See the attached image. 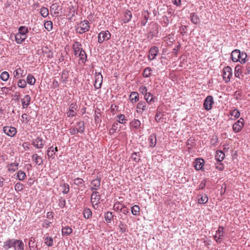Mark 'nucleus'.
<instances>
[{
    "instance_id": "31",
    "label": "nucleus",
    "mask_w": 250,
    "mask_h": 250,
    "mask_svg": "<svg viewBox=\"0 0 250 250\" xmlns=\"http://www.w3.org/2000/svg\"><path fill=\"white\" fill-rule=\"evenodd\" d=\"M140 207L138 205H134L133 207H131V211L132 214L135 216L140 215Z\"/></svg>"
},
{
    "instance_id": "50",
    "label": "nucleus",
    "mask_w": 250,
    "mask_h": 250,
    "mask_svg": "<svg viewBox=\"0 0 250 250\" xmlns=\"http://www.w3.org/2000/svg\"><path fill=\"white\" fill-rule=\"evenodd\" d=\"M40 13L43 17H46L49 14L48 8L42 7L40 10Z\"/></svg>"
},
{
    "instance_id": "58",
    "label": "nucleus",
    "mask_w": 250,
    "mask_h": 250,
    "mask_svg": "<svg viewBox=\"0 0 250 250\" xmlns=\"http://www.w3.org/2000/svg\"><path fill=\"white\" fill-rule=\"evenodd\" d=\"M193 140L190 138L187 142V146H190L188 147V149H192L194 144Z\"/></svg>"
},
{
    "instance_id": "1",
    "label": "nucleus",
    "mask_w": 250,
    "mask_h": 250,
    "mask_svg": "<svg viewBox=\"0 0 250 250\" xmlns=\"http://www.w3.org/2000/svg\"><path fill=\"white\" fill-rule=\"evenodd\" d=\"M73 50L74 54L75 56L79 57L83 62L86 59V54L82 48V45L80 42H74L73 44Z\"/></svg>"
},
{
    "instance_id": "37",
    "label": "nucleus",
    "mask_w": 250,
    "mask_h": 250,
    "mask_svg": "<svg viewBox=\"0 0 250 250\" xmlns=\"http://www.w3.org/2000/svg\"><path fill=\"white\" fill-rule=\"evenodd\" d=\"M247 57V54L244 52H241L240 55L238 56V62H239L241 63L244 64L246 62V59Z\"/></svg>"
},
{
    "instance_id": "49",
    "label": "nucleus",
    "mask_w": 250,
    "mask_h": 250,
    "mask_svg": "<svg viewBox=\"0 0 250 250\" xmlns=\"http://www.w3.org/2000/svg\"><path fill=\"white\" fill-rule=\"evenodd\" d=\"M14 188L16 191L19 192L24 189V186L22 183L18 182L15 184Z\"/></svg>"
},
{
    "instance_id": "52",
    "label": "nucleus",
    "mask_w": 250,
    "mask_h": 250,
    "mask_svg": "<svg viewBox=\"0 0 250 250\" xmlns=\"http://www.w3.org/2000/svg\"><path fill=\"white\" fill-rule=\"evenodd\" d=\"M45 28L48 31H50L53 27V24L51 21H46L44 23Z\"/></svg>"
},
{
    "instance_id": "2",
    "label": "nucleus",
    "mask_w": 250,
    "mask_h": 250,
    "mask_svg": "<svg viewBox=\"0 0 250 250\" xmlns=\"http://www.w3.org/2000/svg\"><path fill=\"white\" fill-rule=\"evenodd\" d=\"M90 23L87 21H83L78 24L76 28V31L79 34L84 33L89 30Z\"/></svg>"
},
{
    "instance_id": "36",
    "label": "nucleus",
    "mask_w": 250,
    "mask_h": 250,
    "mask_svg": "<svg viewBox=\"0 0 250 250\" xmlns=\"http://www.w3.org/2000/svg\"><path fill=\"white\" fill-rule=\"evenodd\" d=\"M141 125V122L137 119H134L130 123V126L131 127L137 129Z\"/></svg>"
},
{
    "instance_id": "45",
    "label": "nucleus",
    "mask_w": 250,
    "mask_h": 250,
    "mask_svg": "<svg viewBox=\"0 0 250 250\" xmlns=\"http://www.w3.org/2000/svg\"><path fill=\"white\" fill-rule=\"evenodd\" d=\"M124 206V204L119 202H116L113 206V208L116 211H120L121 210H122Z\"/></svg>"
},
{
    "instance_id": "62",
    "label": "nucleus",
    "mask_w": 250,
    "mask_h": 250,
    "mask_svg": "<svg viewBox=\"0 0 250 250\" xmlns=\"http://www.w3.org/2000/svg\"><path fill=\"white\" fill-rule=\"evenodd\" d=\"M139 91L142 93H147V88L146 86H142L139 88Z\"/></svg>"
},
{
    "instance_id": "26",
    "label": "nucleus",
    "mask_w": 250,
    "mask_h": 250,
    "mask_svg": "<svg viewBox=\"0 0 250 250\" xmlns=\"http://www.w3.org/2000/svg\"><path fill=\"white\" fill-rule=\"evenodd\" d=\"M15 37V41L19 44L21 43L27 38V37L18 33H17Z\"/></svg>"
},
{
    "instance_id": "48",
    "label": "nucleus",
    "mask_w": 250,
    "mask_h": 250,
    "mask_svg": "<svg viewBox=\"0 0 250 250\" xmlns=\"http://www.w3.org/2000/svg\"><path fill=\"white\" fill-rule=\"evenodd\" d=\"M149 141L150 143V146L151 147H154L156 144V135H154L153 136H150L149 138Z\"/></svg>"
},
{
    "instance_id": "63",
    "label": "nucleus",
    "mask_w": 250,
    "mask_h": 250,
    "mask_svg": "<svg viewBox=\"0 0 250 250\" xmlns=\"http://www.w3.org/2000/svg\"><path fill=\"white\" fill-rule=\"evenodd\" d=\"M172 2L174 5L179 6L181 5V0H172Z\"/></svg>"
},
{
    "instance_id": "14",
    "label": "nucleus",
    "mask_w": 250,
    "mask_h": 250,
    "mask_svg": "<svg viewBox=\"0 0 250 250\" xmlns=\"http://www.w3.org/2000/svg\"><path fill=\"white\" fill-rule=\"evenodd\" d=\"M13 75L16 79H19L23 77L26 75V73L21 67H17L16 70L13 72Z\"/></svg>"
},
{
    "instance_id": "39",
    "label": "nucleus",
    "mask_w": 250,
    "mask_h": 250,
    "mask_svg": "<svg viewBox=\"0 0 250 250\" xmlns=\"http://www.w3.org/2000/svg\"><path fill=\"white\" fill-rule=\"evenodd\" d=\"M72 232L71 228L66 226L63 228L62 229V232L63 235H68Z\"/></svg>"
},
{
    "instance_id": "28",
    "label": "nucleus",
    "mask_w": 250,
    "mask_h": 250,
    "mask_svg": "<svg viewBox=\"0 0 250 250\" xmlns=\"http://www.w3.org/2000/svg\"><path fill=\"white\" fill-rule=\"evenodd\" d=\"M129 99L132 103H135L139 100L138 93L136 92H132L129 96Z\"/></svg>"
},
{
    "instance_id": "41",
    "label": "nucleus",
    "mask_w": 250,
    "mask_h": 250,
    "mask_svg": "<svg viewBox=\"0 0 250 250\" xmlns=\"http://www.w3.org/2000/svg\"><path fill=\"white\" fill-rule=\"evenodd\" d=\"M26 79L27 83L30 85H34L36 82V79L35 77L31 74H29L27 75Z\"/></svg>"
},
{
    "instance_id": "57",
    "label": "nucleus",
    "mask_w": 250,
    "mask_h": 250,
    "mask_svg": "<svg viewBox=\"0 0 250 250\" xmlns=\"http://www.w3.org/2000/svg\"><path fill=\"white\" fill-rule=\"evenodd\" d=\"M63 190L62 193L64 194L68 193L69 191V187L67 184H64L62 186Z\"/></svg>"
},
{
    "instance_id": "24",
    "label": "nucleus",
    "mask_w": 250,
    "mask_h": 250,
    "mask_svg": "<svg viewBox=\"0 0 250 250\" xmlns=\"http://www.w3.org/2000/svg\"><path fill=\"white\" fill-rule=\"evenodd\" d=\"M215 159L220 162L223 160L225 157V154L222 150H217L216 152Z\"/></svg>"
},
{
    "instance_id": "43",
    "label": "nucleus",
    "mask_w": 250,
    "mask_h": 250,
    "mask_svg": "<svg viewBox=\"0 0 250 250\" xmlns=\"http://www.w3.org/2000/svg\"><path fill=\"white\" fill-rule=\"evenodd\" d=\"M83 215L85 219H89L92 216V212L89 208H85L83 211Z\"/></svg>"
},
{
    "instance_id": "54",
    "label": "nucleus",
    "mask_w": 250,
    "mask_h": 250,
    "mask_svg": "<svg viewBox=\"0 0 250 250\" xmlns=\"http://www.w3.org/2000/svg\"><path fill=\"white\" fill-rule=\"evenodd\" d=\"M17 85L20 88H25L26 86V82L23 79H21L18 81Z\"/></svg>"
},
{
    "instance_id": "9",
    "label": "nucleus",
    "mask_w": 250,
    "mask_h": 250,
    "mask_svg": "<svg viewBox=\"0 0 250 250\" xmlns=\"http://www.w3.org/2000/svg\"><path fill=\"white\" fill-rule=\"evenodd\" d=\"M3 132L8 136L14 137L17 132V129L11 126H5L3 127Z\"/></svg>"
},
{
    "instance_id": "33",
    "label": "nucleus",
    "mask_w": 250,
    "mask_h": 250,
    "mask_svg": "<svg viewBox=\"0 0 250 250\" xmlns=\"http://www.w3.org/2000/svg\"><path fill=\"white\" fill-rule=\"evenodd\" d=\"M156 56V48L154 47L150 49L149 53L148 55V59L150 60H152L155 59Z\"/></svg>"
},
{
    "instance_id": "59",
    "label": "nucleus",
    "mask_w": 250,
    "mask_h": 250,
    "mask_svg": "<svg viewBox=\"0 0 250 250\" xmlns=\"http://www.w3.org/2000/svg\"><path fill=\"white\" fill-rule=\"evenodd\" d=\"M65 205V200L63 198H61L59 200V206L61 208H63Z\"/></svg>"
},
{
    "instance_id": "61",
    "label": "nucleus",
    "mask_w": 250,
    "mask_h": 250,
    "mask_svg": "<svg viewBox=\"0 0 250 250\" xmlns=\"http://www.w3.org/2000/svg\"><path fill=\"white\" fill-rule=\"evenodd\" d=\"M120 211L122 212L124 214H127L129 212V210L128 208H127L125 205L124 207L122 209V210H120Z\"/></svg>"
},
{
    "instance_id": "21",
    "label": "nucleus",
    "mask_w": 250,
    "mask_h": 250,
    "mask_svg": "<svg viewBox=\"0 0 250 250\" xmlns=\"http://www.w3.org/2000/svg\"><path fill=\"white\" fill-rule=\"evenodd\" d=\"M198 202L200 204H204L208 201V197L205 194H201L198 195Z\"/></svg>"
},
{
    "instance_id": "18",
    "label": "nucleus",
    "mask_w": 250,
    "mask_h": 250,
    "mask_svg": "<svg viewBox=\"0 0 250 250\" xmlns=\"http://www.w3.org/2000/svg\"><path fill=\"white\" fill-rule=\"evenodd\" d=\"M31 101V97L28 95H26L21 99V104L22 107L24 108H27L30 104Z\"/></svg>"
},
{
    "instance_id": "34",
    "label": "nucleus",
    "mask_w": 250,
    "mask_h": 250,
    "mask_svg": "<svg viewBox=\"0 0 250 250\" xmlns=\"http://www.w3.org/2000/svg\"><path fill=\"white\" fill-rule=\"evenodd\" d=\"M132 18V14L130 11H127L124 14L123 21L124 23L128 22Z\"/></svg>"
},
{
    "instance_id": "17",
    "label": "nucleus",
    "mask_w": 250,
    "mask_h": 250,
    "mask_svg": "<svg viewBox=\"0 0 250 250\" xmlns=\"http://www.w3.org/2000/svg\"><path fill=\"white\" fill-rule=\"evenodd\" d=\"M146 109V104L145 102L141 101L138 103L137 105V112L142 113Z\"/></svg>"
},
{
    "instance_id": "47",
    "label": "nucleus",
    "mask_w": 250,
    "mask_h": 250,
    "mask_svg": "<svg viewBox=\"0 0 250 250\" xmlns=\"http://www.w3.org/2000/svg\"><path fill=\"white\" fill-rule=\"evenodd\" d=\"M145 98L147 101V102L148 103H150L152 102H154V97L150 92L146 93L145 94Z\"/></svg>"
},
{
    "instance_id": "60",
    "label": "nucleus",
    "mask_w": 250,
    "mask_h": 250,
    "mask_svg": "<svg viewBox=\"0 0 250 250\" xmlns=\"http://www.w3.org/2000/svg\"><path fill=\"white\" fill-rule=\"evenodd\" d=\"M206 183H207V181H206V179L203 180L201 181L200 185H199L198 189H203V188H204L205 187H206Z\"/></svg>"
},
{
    "instance_id": "15",
    "label": "nucleus",
    "mask_w": 250,
    "mask_h": 250,
    "mask_svg": "<svg viewBox=\"0 0 250 250\" xmlns=\"http://www.w3.org/2000/svg\"><path fill=\"white\" fill-rule=\"evenodd\" d=\"M204 165V160L201 158H197L194 163V167L196 170H201Z\"/></svg>"
},
{
    "instance_id": "32",
    "label": "nucleus",
    "mask_w": 250,
    "mask_h": 250,
    "mask_svg": "<svg viewBox=\"0 0 250 250\" xmlns=\"http://www.w3.org/2000/svg\"><path fill=\"white\" fill-rule=\"evenodd\" d=\"M190 20L192 23L195 24H197L199 23L200 20L198 16L194 13H191L190 15Z\"/></svg>"
},
{
    "instance_id": "53",
    "label": "nucleus",
    "mask_w": 250,
    "mask_h": 250,
    "mask_svg": "<svg viewBox=\"0 0 250 250\" xmlns=\"http://www.w3.org/2000/svg\"><path fill=\"white\" fill-rule=\"evenodd\" d=\"M230 115L232 116H234L235 119H237L239 117L240 113L238 109H234L230 111Z\"/></svg>"
},
{
    "instance_id": "19",
    "label": "nucleus",
    "mask_w": 250,
    "mask_h": 250,
    "mask_svg": "<svg viewBox=\"0 0 250 250\" xmlns=\"http://www.w3.org/2000/svg\"><path fill=\"white\" fill-rule=\"evenodd\" d=\"M15 250H23L24 244L20 240H15L14 241V247Z\"/></svg>"
},
{
    "instance_id": "5",
    "label": "nucleus",
    "mask_w": 250,
    "mask_h": 250,
    "mask_svg": "<svg viewBox=\"0 0 250 250\" xmlns=\"http://www.w3.org/2000/svg\"><path fill=\"white\" fill-rule=\"evenodd\" d=\"M232 76V70L231 68L227 66L224 67L223 70V78L226 83H229Z\"/></svg>"
},
{
    "instance_id": "16",
    "label": "nucleus",
    "mask_w": 250,
    "mask_h": 250,
    "mask_svg": "<svg viewBox=\"0 0 250 250\" xmlns=\"http://www.w3.org/2000/svg\"><path fill=\"white\" fill-rule=\"evenodd\" d=\"M33 145L37 148H42L44 146V142L42 138L37 137L33 141Z\"/></svg>"
},
{
    "instance_id": "8",
    "label": "nucleus",
    "mask_w": 250,
    "mask_h": 250,
    "mask_svg": "<svg viewBox=\"0 0 250 250\" xmlns=\"http://www.w3.org/2000/svg\"><path fill=\"white\" fill-rule=\"evenodd\" d=\"M213 104V97L211 95L208 96L204 100L203 104L204 109L207 111L210 110Z\"/></svg>"
},
{
    "instance_id": "25",
    "label": "nucleus",
    "mask_w": 250,
    "mask_h": 250,
    "mask_svg": "<svg viewBox=\"0 0 250 250\" xmlns=\"http://www.w3.org/2000/svg\"><path fill=\"white\" fill-rule=\"evenodd\" d=\"M68 77H69L68 72L67 71H65V70L63 71L62 72V76H61V80L62 82L64 84L67 83L68 81Z\"/></svg>"
},
{
    "instance_id": "56",
    "label": "nucleus",
    "mask_w": 250,
    "mask_h": 250,
    "mask_svg": "<svg viewBox=\"0 0 250 250\" xmlns=\"http://www.w3.org/2000/svg\"><path fill=\"white\" fill-rule=\"evenodd\" d=\"M151 71H152L151 69L149 67H147L146 69H145L144 72H143L144 77H149L151 73Z\"/></svg>"
},
{
    "instance_id": "23",
    "label": "nucleus",
    "mask_w": 250,
    "mask_h": 250,
    "mask_svg": "<svg viewBox=\"0 0 250 250\" xmlns=\"http://www.w3.org/2000/svg\"><path fill=\"white\" fill-rule=\"evenodd\" d=\"M32 159L35 163L39 166L42 165L43 164V160L41 156H39L37 154L35 153L33 154Z\"/></svg>"
},
{
    "instance_id": "7",
    "label": "nucleus",
    "mask_w": 250,
    "mask_h": 250,
    "mask_svg": "<svg viewBox=\"0 0 250 250\" xmlns=\"http://www.w3.org/2000/svg\"><path fill=\"white\" fill-rule=\"evenodd\" d=\"M244 125V120L240 118L236 122L232 125V130L235 133L239 132L243 128Z\"/></svg>"
},
{
    "instance_id": "13",
    "label": "nucleus",
    "mask_w": 250,
    "mask_h": 250,
    "mask_svg": "<svg viewBox=\"0 0 250 250\" xmlns=\"http://www.w3.org/2000/svg\"><path fill=\"white\" fill-rule=\"evenodd\" d=\"M77 108L76 103H74L70 104L69 107L68 111L67 112V115L69 117H73L76 114V110Z\"/></svg>"
},
{
    "instance_id": "27",
    "label": "nucleus",
    "mask_w": 250,
    "mask_h": 250,
    "mask_svg": "<svg viewBox=\"0 0 250 250\" xmlns=\"http://www.w3.org/2000/svg\"><path fill=\"white\" fill-rule=\"evenodd\" d=\"M28 32V29L27 27L25 26H21L19 28L18 33L27 37V33Z\"/></svg>"
},
{
    "instance_id": "3",
    "label": "nucleus",
    "mask_w": 250,
    "mask_h": 250,
    "mask_svg": "<svg viewBox=\"0 0 250 250\" xmlns=\"http://www.w3.org/2000/svg\"><path fill=\"white\" fill-rule=\"evenodd\" d=\"M84 124L83 121L77 123L75 126H72L69 129L70 133L71 135H75L78 133H83L84 130Z\"/></svg>"
},
{
    "instance_id": "22",
    "label": "nucleus",
    "mask_w": 250,
    "mask_h": 250,
    "mask_svg": "<svg viewBox=\"0 0 250 250\" xmlns=\"http://www.w3.org/2000/svg\"><path fill=\"white\" fill-rule=\"evenodd\" d=\"M240 54V51L238 49H235L231 54V58L233 62H237L238 60V56Z\"/></svg>"
},
{
    "instance_id": "29",
    "label": "nucleus",
    "mask_w": 250,
    "mask_h": 250,
    "mask_svg": "<svg viewBox=\"0 0 250 250\" xmlns=\"http://www.w3.org/2000/svg\"><path fill=\"white\" fill-rule=\"evenodd\" d=\"M44 243L48 247H52L54 244V239L52 237L47 236L44 238Z\"/></svg>"
},
{
    "instance_id": "38",
    "label": "nucleus",
    "mask_w": 250,
    "mask_h": 250,
    "mask_svg": "<svg viewBox=\"0 0 250 250\" xmlns=\"http://www.w3.org/2000/svg\"><path fill=\"white\" fill-rule=\"evenodd\" d=\"M141 155L139 152H134L131 156V159L136 163H138L141 159Z\"/></svg>"
},
{
    "instance_id": "11",
    "label": "nucleus",
    "mask_w": 250,
    "mask_h": 250,
    "mask_svg": "<svg viewBox=\"0 0 250 250\" xmlns=\"http://www.w3.org/2000/svg\"><path fill=\"white\" fill-rule=\"evenodd\" d=\"M95 78L94 86L96 89H99L101 88L102 84L103 76L101 73H96Z\"/></svg>"
},
{
    "instance_id": "55",
    "label": "nucleus",
    "mask_w": 250,
    "mask_h": 250,
    "mask_svg": "<svg viewBox=\"0 0 250 250\" xmlns=\"http://www.w3.org/2000/svg\"><path fill=\"white\" fill-rule=\"evenodd\" d=\"M84 182V181H83V180L80 178H76L74 180V184L78 186H80L83 184Z\"/></svg>"
},
{
    "instance_id": "6",
    "label": "nucleus",
    "mask_w": 250,
    "mask_h": 250,
    "mask_svg": "<svg viewBox=\"0 0 250 250\" xmlns=\"http://www.w3.org/2000/svg\"><path fill=\"white\" fill-rule=\"evenodd\" d=\"M111 37V34L108 31H102L98 34V42L101 43L105 41L108 40Z\"/></svg>"
},
{
    "instance_id": "12",
    "label": "nucleus",
    "mask_w": 250,
    "mask_h": 250,
    "mask_svg": "<svg viewBox=\"0 0 250 250\" xmlns=\"http://www.w3.org/2000/svg\"><path fill=\"white\" fill-rule=\"evenodd\" d=\"M224 234V228L219 227L216 231V234L214 236V239L218 243H220L222 240V237Z\"/></svg>"
},
{
    "instance_id": "46",
    "label": "nucleus",
    "mask_w": 250,
    "mask_h": 250,
    "mask_svg": "<svg viewBox=\"0 0 250 250\" xmlns=\"http://www.w3.org/2000/svg\"><path fill=\"white\" fill-rule=\"evenodd\" d=\"M126 121L125 116L123 114H120L117 116V121L119 123L125 124Z\"/></svg>"
},
{
    "instance_id": "4",
    "label": "nucleus",
    "mask_w": 250,
    "mask_h": 250,
    "mask_svg": "<svg viewBox=\"0 0 250 250\" xmlns=\"http://www.w3.org/2000/svg\"><path fill=\"white\" fill-rule=\"evenodd\" d=\"M101 196L99 192L94 191L91 196V202L93 207L97 209L99 208L100 203Z\"/></svg>"
},
{
    "instance_id": "42",
    "label": "nucleus",
    "mask_w": 250,
    "mask_h": 250,
    "mask_svg": "<svg viewBox=\"0 0 250 250\" xmlns=\"http://www.w3.org/2000/svg\"><path fill=\"white\" fill-rule=\"evenodd\" d=\"M17 177L19 180L23 181L26 177V173L21 170H19L17 172Z\"/></svg>"
},
{
    "instance_id": "40",
    "label": "nucleus",
    "mask_w": 250,
    "mask_h": 250,
    "mask_svg": "<svg viewBox=\"0 0 250 250\" xmlns=\"http://www.w3.org/2000/svg\"><path fill=\"white\" fill-rule=\"evenodd\" d=\"M242 74L241 66L240 65H237L234 69V75L237 78H240V75Z\"/></svg>"
},
{
    "instance_id": "64",
    "label": "nucleus",
    "mask_w": 250,
    "mask_h": 250,
    "mask_svg": "<svg viewBox=\"0 0 250 250\" xmlns=\"http://www.w3.org/2000/svg\"><path fill=\"white\" fill-rule=\"evenodd\" d=\"M50 222H49L48 221L46 220L43 224V227L47 228L50 226Z\"/></svg>"
},
{
    "instance_id": "51",
    "label": "nucleus",
    "mask_w": 250,
    "mask_h": 250,
    "mask_svg": "<svg viewBox=\"0 0 250 250\" xmlns=\"http://www.w3.org/2000/svg\"><path fill=\"white\" fill-rule=\"evenodd\" d=\"M0 78L2 81H7L9 78V73L7 71H3L1 73Z\"/></svg>"
},
{
    "instance_id": "44",
    "label": "nucleus",
    "mask_w": 250,
    "mask_h": 250,
    "mask_svg": "<svg viewBox=\"0 0 250 250\" xmlns=\"http://www.w3.org/2000/svg\"><path fill=\"white\" fill-rule=\"evenodd\" d=\"M113 216H114L112 212L107 211L105 214V220L107 223H109L111 222V220H113Z\"/></svg>"
},
{
    "instance_id": "35",
    "label": "nucleus",
    "mask_w": 250,
    "mask_h": 250,
    "mask_svg": "<svg viewBox=\"0 0 250 250\" xmlns=\"http://www.w3.org/2000/svg\"><path fill=\"white\" fill-rule=\"evenodd\" d=\"M56 153L54 151V147L53 146H51L48 148L47 155L49 158H51L52 159H54V155Z\"/></svg>"
},
{
    "instance_id": "10",
    "label": "nucleus",
    "mask_w": 250,
    "mask_h": 250,
    "mask_svg": "<svg viewBox=\"0 0 250 250\" xmlns=\"http://www.w3.org/2000/svg\"><path fill=\"white\" fill-rule=\"evenodd\" d=\"M101 179L100 177H97L96 179L92 180L90 184V189L94 191L98 190L101 185Z\"/></svg>"
},
{
    "instance_id": "30",
    "label": "nucleus",
    "mask_w": 250,
    "mask_h": 250,
    "mask_svg": "<svg viewBox=\"0 0 250 250\" xmlns=\"http://www.w3.org/2000/svg\"><path fill=\"white\" fill-rule=\"evenodd\" d=\"M15 239H9L6 240L4 242V244L3 246V247L5 249H8L11 248L12 247H14V243Z\"/></svg>"
},
{
    "instance_id": "20",
    "label": "nucleus",
    "mask_w": 250,
    "mask_h": 250,
    "mask_svg": "<svg viewBox=\"0 0 250 250\" xmlns=\"http://www.w3.org/2000/svg\"><path fill=\"white\" fill-rule=\"evenodd\" d=\"M19 165V163L18 162L11 163L7 165L8 170L10 172H14L16 171Z\"/></svg>"
}]
</instances>
